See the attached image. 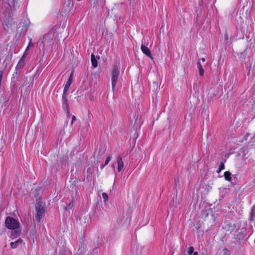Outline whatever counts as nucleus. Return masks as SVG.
<instances>
[{"label": "nucleus", "instance_id": "obj_17", "mask_svg": "<svg viewBox=\"0 0 255 255\" xmlns=\"http://www.w3.org/2000/svg\"><path fill=\"white\" fill-rule=\"evenodd\" d=\"M224 255H231V252L227 249H225L223 250Z\"/></svg>", "mask_w": 255, "mask_h": 255}, {"label": "nucleus", "instance_id": "obj_16", "mask_svg": "<svg viewBox=\"0 0 255 255\" xmlns=\"http://www.w3.org/2000/svg\"><path fill=\"white\" fill-rule=\"evenodd\" d=\"M194 249L193 247H189L188 250V255H191L192 254H193V253H194Z\"/></svg>", "mask_w": 255, "mask_h": 255}, {"label": "nucleus", "instance_id": "obj_2", "mask_svg": "<svg viewBox=\"0 0 255 255\" xmlns=\"http://www.w3.org/2000/svg\"><path fill=\"white\" fill-rule=\"evenodd\" d=\"M120 74L119 69L117 66H115L111 71V79H112V89L113 91H114L115 88L117 85V81L119 78V76Z\"/></svg>", "mask_w": 255, "mask_h": 255}, {"label": "nucleus", "instance_id": "obj_25", "mask_svg": "<svg viewBox=\"0 0 255 255\" xmlns=\"http://www.w3.org/2000/svg\"><path fill=\"white\" fill-rule=\"evenodd\" d=\"M199 60H201V62L204 63L205 61V59L203 58L200 59Z\"/></svg>", "mask_w": 255, "mask_h": 255}, {"label": "nucleus", "instance_id": "obj_6", "mask_svg": "<svg viewBox=\"0 0 255 255\" xmlns=\"http://www.w3.org/2000/svg\"><path fill=\"white\" fill-rule=\"evenodd\" d=\"M73 73H72L70 77L69 78L68 80H67L66 85L64 86V90H63V94H66V93L69 90V87H70L71 83L72 82V77Z\"/></svg>", "mask_w": 255, "mask_h": 255}, {"label": "nucleus", "instance_id": "obj_28", "mask_svg": "<svg viewBox=\"0 0 255 255\" xmlns=\"http://www.w3.org/2000/svg\"><path fill=\"white\" fill-rule=\"evenodd\" d=\"M1 78H2V74L0 73V83H1Z\"/></svg>", "mask_w": 255, "mask_h": 255}, {"label": "nucleus", "instance_id": "obj_27", "mask_svg": "<svg viewBox=\"0 0 255 255\" xmlns=\"http://www.w3.org/2000/svg\"><path fill=\"white\" fill-rule=\"evenodd\" d=\"M28 46L29 47L31 46H33V44L32 43L31 41H30V42H29Z\"/></svg>", "mask_w": 255, "mask_h": 255}, {"label": "nucleus", "instance_id": "obj_11", "mask_svg": "<svg viewBox=\"0 0 255 255\" xmlns=\"http://www.w3.org/2000/svg\"><path fill=\"white\" fill-rule=\"evenodd\" d=\"M91 62L92 65L94 68H96L98 66L97 61L94 54L91 55Z\"/></svg>", "mask_w": 255, "mask_h": 255}, {"label": "nucleus", "instance_id": "obj_7", "mask_svg": "<svg viewBox=\"0 0 255 255\" xmlns=\"http://www.w3.org/2000/svg\"><path fill=\"white\" fill-rule=\"evenodd\" d=\"M117 161L118 164V172H121L124 167V162L121 156H119L117 158Z\"/></svg>", "mask_w": 255, "mask_h": 255}, {"label": "nucleus", "instance_id": "obj_9", "mask_svg": "<svg viewBox=\"0 0 255 255\" xmlns=\"http://www.w3.org/2000/svg\"><path fill=\"white\" fill-rule=\"evenodd\" d=\"M25 58V54H23L19 62H18L16 66V69L22 68L24 65V59Z\"/></svg>", "mask_w": 255, "mask_h": 255}, {"label": "nucleus", "instance_id": "obj_10", "mask_svg": "<svg viewBox=\"0 0 255 255\" xmlns=\"http://www.w3.org/2000/svg\"><path fill=\"white\" fill-rule=\"evenodd\" d=\"M21 232L19 230L16 229L12 230L10 232V237L12 239H14L20 235Z\"/></svg>", "mask_w": 255, "mask_h": 255}, {"label": "nucleus", "instance_id": "obj_5", "mask_svg": "<svg viewBox=\"0 0 255 255\" xmlns=\"http://www.w3.org/2000/svg\"><path fill=\"white\" fill-rule=\"evenodd\" d=\"M144 42H143V40H142L141 45V50L142 52L149 58L152 59L153 58L151 54L150 50L147 46L144 44Z\"/></svg>", "mask_w": 255, "mask_h": 255}, {"label": "nucleus", "instance_id": "obj_22", "mask_svg": "<svg viewBox=\"0 0 255 255\" xmlns=\"http://www.w3.org/2000/svg\"><path fill=\"white\" fill-rule=\"evenodd\" d=\"M197 67L198 69L202 68L201 60H199L198 62H197Z\"/></svg>", "mask_w": 255, "mask_h": 255}, {"label": "nucleus", "instance_id": "obj_13", "mask_svg": "<svg viewBox=\"0 0 255 255\" xmlns=\"http://www.w3.org/2000/svg\"><path fill=\"white\" fill-rule=\"evenodd\" d=\"M255 206H254L252 207L251 212L250 213V217H249V220L250 221H253V220H254L253 216L255 214Z\"/></svg>", "mask_w": 255, "mask_h": 255}, {"label": "nucleus", "instance_id": "obj_12", "mask_svg": "<svg viewBox=\"0 0 255 255\" xmlns=\"http://www.w3.org/2000/svg\"><path fill=\"white\" fill-rule=\"evenodd\" d=\"M224 175L225 180L229 181L231 180V173L229 171L225 172Z\"/></svg>", "mask_w": 255, "mask_h": 255}, {"label": "nucleus", "instance_id": "obj_29", "mask_svg": "<svg viewBox=\"0 0 255 255\" xmlns=\"http://www.w3.org/2000/svg\"><path fill=\"white\" fill-rule=\"evenodd\" d=\"M193 255H198V253L197 252H194L193 254Z\"/></svg>", "mask_w": 255, "mask_h": 255}, {"label": "nucleus", "instance_id": "obj_32", "mask_svg": "<svg viewBox=\"0 0 255 255\" xmlns=\"http://www.w3.org/2000/svg\"><path fill=\"white\" fill-rule=\"evenodd\" d=\"M78 1H81V0H77Z\"/></svg>", "mask_w": 255, "mask_h": 255}, {"label": "nucleus", "instance_id": "obj_4", "mask_svg": "<svg viewBox=\"0 0 255 255\" xmlns=\"http://www.w3.org/2000/svg\"><path fill=\"white\" fill-rule=\"evenodd\" d=\"M62 101L63 109L64 110V111L66 113L67 116L68 117L70 116V111L66 94H63L62 97Z\"/></svg>", "mask_w": 255, "mask_h": 255}, {"label": "nucleus", "instance_id": "obj_26", "mask_svg": "<svg viewBox=\"0 0 255 255\" xmlns=\"http://www.w3.org/2000/svg\"><path fill=\"white\" fill-rule=\"evenodd\" d=\"M225 38L226 40H228V34L227 33H226L225 35Z\"/></svg>", "mask_w": 255, "mask_h": 255}, {"label": "nucleus", "instance_id": "obj_24", "mask_svg": "<svg viewBox=\"0 0 255 255\" xmlns=\"http://www.w3.org/2000/svg\"><path fill=\"white\" fill-rule=\"evenodd\" d=\"M29 46H27V48H26L25 50V52L24 53V54H25V57L26 56V53H27V51L29 49Z\"/></svg>", "mask_w": 255, "mask_h": 255}, {"label": "nucleus", "instance_id": "obj_15", "mask_svg": "<svg viewBox=\"0 0 255 255\" xmlns=\"http://www.w3.org/2000/svg\"><path fill=\"white\" fill-rule=\"evenodd\" d=\"M102 197L103 198V200L105 203H106L107 201H108L109 197H108V195L107 193H102Z\"/></svg>", "mask_w": 255, "mask_h": 255}, {"label": "nucleus", "instance_id": "obj_30", "mask_svg": "<svg viewBox=\"0 0 255 255\" xmlns=\"http://www.w3.org/2000/svg\"><path fill=\"white\" fill-rule=\"evenodd\" d=\"M222 170H220V169H218L217 170V172L220 173Z\"/></svg>", "mask_w": 255, "mask_h": 255}, {"label": "nucleus", "instance_id": "obj_20", "mask_svg": "<svg viewBox=\"0 0 255 255\" xmlns=\"http://www.w3.org/2000/svg\"><path fill=\"white\" fill-rule=\"evenodd\" d=\"M199 74L200 76H203L204 73V70L203 68L199 69Z\"/></svg>", "mask_w": 255, "mask_h": 255}, {"label": "nucleus", "instance_id": "obj_14", "mask_svg": "<svg viewBox=\"0 0 255 255\" xmlns=\"http://www.w3.org/2000/svg\"><path fill=\"white\" fill-rule=\"evenodd\" d=\"M112 158V155H109L108 157L107 158L106 160L105 161V164L102 167V168H104L105 166H106L109 162L111 160Z\"/></svg>", "mask_w": 255, "mask_h": 255}, {"label": "nucleus", "instance_id": "obj_23", "mask_svg": "<svg viewBox=\"0 0 255 255\" xmlns=\"http://www.w3.org/2000/svg\"><path fill=\"white\" fill-rule=\"evenodd\" d=\"M76 117L73 115L72 116V121H71V125L72 126L74 121L76 120Z\"/></svg>", "mask_w": 255, "mask_h": 255}, {"label": "nucleus", "instance_id": "obj_3", "mask_svg": "<svg viewBox=\"0 0 255 255\" xmlns=\"http://www.w3.org/2000/svg\"><path fill=\"white\" fill-rule=\"evenodd\" d=\"M5 224L6 227L9 229H17L19 225L18 221L13 218L8 217L6 218Z\"/></svg>", "mask_w": 255, "mask_h": 255}, {"label": "nucleus", "instance_id": "obj_8", "mask_svg": "<svg viewBox=\"0 0 255 255\" xmlns=\"http://www.w3.org/2000/svg\"><path fill=\"white\" fill-rule=\"evenodd\" d=\"M23 243V240L21 239H18L16 241L11 242L10 247L12 249H16L19 245H21Z\"/></svg>", "mask_w": 255, "mask_h": 255}, {"label": "nucleus", "instance_id": "obj_1", "mask_svg": "<svg viewBox=\"0 0 255 255\" xmlns=\"http://www.w3.org/2000/svg\"><path fill=\"white\" fill-rule=\"evenodd\" d=\"M35 209L36 212L35 216L36 220L38 222H40L41 219L43 217L45 214V205H43L40 202H38L36 203Z\"/></svg>", "mask_w": 255, "mask_h": 255}, {"label": "nucleus", "instance_id": "obj_31", "mask_svg": "<svg viewBox=\"0 0 255 255\" xmlns=\"http://www.w3.org/2000/svg\"><path fill=\"white\" fill-rule=\"evenodd\" d=\"M100 161V160H98L97 161V162H99Z\"/></svg>", "mask_w": 255, "mask_h": 255}, {"label": "nucleus", "instance_id": "obj_21", "mask_svg": "<svg viewBox=\"0 0 255 255\" xmlns=\"http://www.w3.org/2000/svg\"><path fill=\"white\" fill-rule=\"evenodd\" d=\"M73 201L71 202L70 203V204H69V205L66 207V209H71L72 208V207H73Z\"/></svg>", "mask_w": 255, "mask_h": 255}, {"label": "nucleus", "instance_id": "obj_19", "mask_svg": "<svg viewBox=\"0 0 255 255\" xmlns=\"http://www.w3.org/2000/svg\"><path fill=\"white\" fill-rule=\"evenodd\" d=\"M224 168H225L224 163L222 162L221 163V164L219 167V169H220V170H222L224 169Z\"/></svg>", "mask_w": 255, "mask_h": 255}, {"label": "nucleus", "instance_id": "obj_18", "mask_svg": "<svg viewBox=\"0 0 255 255\" xmlns=\"http://www.w3.org/2000/svg\"><path fill=\"white\" fill-rule=\"evenodd\" d=\"M135 2H136V1H135V0H130V6H131L133 9L134 8V4H135Z\"/></svg>", "mask_w": 255, "mask_h": 255}]
</instances>
